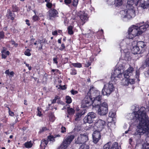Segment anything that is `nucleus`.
<instances>
[{"label":"nucleus","instance_id":"obj_1","mask_svg":"<svg viewBox=\"0 0 149 149\" xmlns=\"http://www.w3.org/2000/svg\"><path fill=\"white\" fill-rule=\"evenodd\" d=\"M136 121L138 123L136 132L134 135H141L146 133L148 130L149 125V118L146 113L143 111L139 110L134 112Z\"/></svg>","mask_w":149,"mask_h":149},{"label":"nucleus","instance_id":"obj_2","mask_svg":"<svg viewBox=\"0 0 149 149\" xmlns=\"http://www.w3.org/2000/svg\"><path fill=\"white\" fill-rule=\"evenodd\" d=\"M100 92L96 89V88L93 86H91L88 92V95H90L93 98V106L96 107L101 103L102 96L100 95Z\"/></svg>","mask_w":149,"mask_h":149},{"label":"nucleus","instance_id":"obj_3","mask_svg":"<svg viewBox=\"0 0 149 149\" xmlns=\"http://www.w3.org/2000/svg\"><path fill=\"white\" fill-rule=\"evenodd\" d=\"M114 90L113 84L109 82L104 84L102 90V93L104 95L109 96Z\"/></svg>","mask_w":149,"mask_h":149},{"label":"nucleus","instance_id":"obj_4","mask_svg":"<svg viewBox=\"0 0 149 149\" xmlns=\"http://www.w3.org/2000/svg\"><path fill=\"white\" fill-rule=\"evenodd\" d=\"M95 107L98 108V113L100 115H104L108 112V104L106 102L101 103Z\"/></svg>","mask_w":149,"mask_h":149},{"label":"nucleus","instance_id":"obj_5","mask_svg":"<svg viewBox=\"0 0 149 149\" xmlns=\"http://www.w3.org/2000/svg\"><path fill=\"white\" fill-rule=\"evenodd\" d=\"M93 97H91L90 95H88L86 96L81 102V106L83 108L88 107L91 105V104L93 106Z\"/></svg>","mask_w":149,"mask_h":149},{"label":"nucleus","instance_id":"obj_6","mask_svg":"<svg viewBox=\"0 0 149 149\" xmlns=\"http://www.w3.org/2000/svg\"><path fill=\"white\" fill-rule=\"evenodd\" d=\"M74 138V135H68L64 139L62 143L60 146L61 149H65L69 145Z\"/></svg>","mask_w":149,"mask_h":149},{"label":"nucleus","instance_id":"obj_7","mask_svg":"<svg viewBox=\"0 0 149 149\" xmlns=\"http://www.w3.org/2000/svg\"><path fill=\"white\" fill-rule=\"evenodd\" d=\"M106 126V122L104 120L99 119L94 124V128L99 131H101Z\"/></svg>","mask_w":149,"mask_h":149},{"label":"nucleus","instance_id":"obj_8","mask_svg":"<svg viewBox=\"0 0 149 149\" xmlns=\"http://www.w3.org/2000/svg\"><path fill=\"white\" fill-rule=\"evenodd\" d=\"M140 34H141L143 32L145 31L147 28H149V21H147L146 23L144 22L137 24Z\"/></svg>","mask_w":149,"mask_h":149},{"label":"nucleus","instance_id":"obj_9","mask_svg":"<svg viewBox=\"0 0 149 149\" xmlns=\"http://www.w3.org/2000/svg\"><path fill=\"white\" fill-rule=\"evenodd\" d=\"M96 117L95 114L93 112H89L84 119L85 123H92Z\"/></svg>","mask_w":149,"mask_h":149},{"label":"nucleus","instance_id":"obj_10","mask_svg":"<svg viewBox=\"0 0 149 149\" xmlns=\"http://www.w3.org/2000/svg\"><path fill=\"white\" fill-rule=\"evenodd\" d=\"M47 13L49 19L51 20H54L55 18L58 16V11L54 8L49 9Z\"/></svg>","mask_w":149,"mask_h":149},{"label":"nucleus","instance_id":"obj_11","mask_svg":"<svg viewBox=\"0 0 149 149\" xmlns=\"http://www.w3.org/2000/svg\"><path fill=\"white\" fill-rule=\"evenodd\" d=\"M88 139V136L86 134H81L78 137L76 142L78 144H83L87 141Z\"/></svg>","mask_w":149,"mask_h":149},{"label":"nucleus","instance_id":"obj_12","mask_svg":"<svg viewBox=\"0 0 149 149\" xmlns=\"http://www.w3.org/2000/svg\"><path fill=\"white\" fill-rule=\"evenodd\" d=\"M100 132V131L96 130L92 134L93 142L95 144H96L101 139V135Z\"/></svg>","mask_w":149,"mask_h":149},{"label":"nucleus","instance_id":"obj_13","mask_svg":"<svg viewBox=\"0 0 149 149\" xmlns=\"http://www.w3.org/2000/svg\"><path fill=\"white\" fill-rule=\"evenodd\" d=\"M134 7L132 6L130 7V8H127L126 12V17L128 18H132L135 16V11L134 9Z\"/></svg>","mask_w":149,"mask_h":149},{"label":"nucleus","instance_id":"obj_14","mask_svg":"<svg viewBox=\"0 0 149 149\" xmlns=\"http://www.w3.org/2000/svg\"><path fill=\"white\" fill-rule=\"evenodd\" d=\"M122 74L120 70L116 69L114 70L113 73L111 75V80H113L116 77L120 78L122 77Z\"/></svg>","mask_w":149,"mask_h":149},{"label":"nucleus","instance_id":"obj_15","mask_svg":"<svg viewBox=\"0 0 149 149\" xmlns=\"http://www.w3.org/2000/svg\"><path fill=\"white\" fill-rule=\"evenodd\" d=\"M138 27L135 26H133L132 27H130L128 29L129 32L134 34L135 36H138L141 34H140L139 30H138Z\"/></svg>","mask_w":149,"mask_h":149},{"label":"nucleus","instance_id":"obj_16","mask_svg":"<svg viewBox=\"0 0 149 149\" xmlns=\"http://www.w3.org/2000/svg\"><path fill=\"white\" fill-rule=\"evenodd\" d=\"M134 71V68L130 66L126 71L123 72V75L125 78H129L130 76L132 74V73Z\"/></svg>","mask_w":149,"mask_h":149},{"label":"nucleus","instance_id":"obj_17","mask_svg":"<svg viewBox=\"0 0 149 149\" xmlns=\"http://www.w3.org/2000/svg\"><path fill=\"white\" fill-rule=\"evenodd\" d=\"M140 3L141 7L144 9L149 6V0H141Z\"/></svg>","mask_w":149,"mask_h":149},{"label":"nucleus","instance_id":"obj_18","mask_svg":"<svg viewBox=\"0 0 149 149\" xmlns=\"http://www.w3.org/2000/svg\"><path fill=\"white\" fill-rule=\"evenodd\" d=\"M132 53L134 54H141L143 52L141 51L140 48H139L137 46H135L133 47L132 49Z\"/></svg>","mask_w":149,"mask_h":149},{"label":"nucleus","instance_id":"obj_19","mask_svg":"<svg viewBox=\"0 0 149 149\" xmlns=\"http://www.w3.org/2000/svg\"><path fill=\"white\" fill-rule=\"evenodd\" d=\"M6 48L3 47V49L1 50V58H6L7 56L10 54L9 52L8 51H6Z\"/></svg>","mask_w":149,"mask_h":149},{"label":"nucleus","instance_id":"obj_20","mask_svg":"<svg viewBox=\"0 0 149 149\" xmlns=\"http://www.w3.org/2000/svg\"><path fill=\"white\" fill-rule=\"evenodd\" d=\"M48 143V141L47 139H42L41 141L40 146L41 149H45Z\"/></svg>","mask_w":149,"mask_h":149},{"label":"nucleus","instance_id":"obj_21","mask_svg":"<svg viewBox=\"0 0 149 149\" xmlns=\"http://www.w3.org/2000/svg\"><path fill=\"white\" fill-rule=\"evenodd\" d=\"M111 142L109 145V149H121V148L120 146H119L118 143L116 142L113 143L111 146Z\"/></svg>","mask_w":149,"mask_h":149},{"label":"nucleus","instance_id":"obj_22","mask_svg":"<svg viewBox=\"0 0 149 149\" xmlns=\"http://www.w3.org/2000/svg\"><path fill=\"white\" fill-rule=\"evenodd\" d=\"M143 52L144 50V48L146 46L145 43L142 41L138 42L137 43L136 45Z\"/></svg>","mask_w":149,"mask_h":149},{"label":"nucleus","instance_id":"obj_23","mask_svg":"<svg viewBox=\"0 0 149 149\" xmlns=\"http://www.w3.org/2000/svg\"><path fill=\"white\" fill-rule=\"evenodd\" d=\"M8 14H7V17L9 19H10L11 20L13 21L14 17H15V14L14 13H12L10 10H8Z\"/></svg>","mask_w":149,"mask_h":149},{"label":"nucleus","instance_id":"obj_24","mask_svg":"<svg viewBox=\"0 0 149 149\" xmlns=\"http://www.w3.org/2000/svg\"><path fill=\"white\" fill-rule=\"evenodd\" d=\"M146 142L142 145L143 149H149V137L146 138Z\"/></svg>","mask_w":149,"mask_h":149},{"label":"nucleus","instance_id":"obj_25","mask_svg":"<svg viewBox=\"0 0 149 149\" xmlns=\"http://www.w3.org/2000/svg\"><path fill=\"white\" fill-rule=\"evenodd\" d=\"M38 42L40 44V46L38 47V50H40L43 49L42 43H47V41L46 39L45 38H44L42 40L38 39Z\"/></svg>","mask_w":149,"mask_h":149},{"label":"nucleus","instance_id":"obj_26","mask_svg":"<svg viewBox=\"0 0 149 149\" xmlns=\"http://www.w3.org/2000/svg\"><path fill=\"white\" fill-rule=\"evenodd\" d=\"M126 79L125 81V85L127 86L129 84H133L135 83V80L134 79H131L129 78H125Z\"/></svg>","mask_w":149,"mask_h":149},{"label":"nucleus","instance_id":"obj_27","mask_svg":"<svg viewBox=\"0 0 149 149\" xmlns=\"http://www.w3.org/2000/svg\"><path fill=\"white\" fill-rule=\"evenodd\" d=\"M80 18L81 20L84 22V23L87 20V14L85 13H82L80 16Z\"/></svg>","mask_w":149,"mask_h":149},{"label":"nucleus","instance_id":"obj_28","mask_svg":"<svg viewBox=\"0 0 149 149\" xmlns=\"http://www.w3.org/2000/svg\"><path fill=\"white\" fill-rule=\"evenodd\" d=\"M103 33V31L102 29L97 31L96 33V36L97 39H100L102 38L104 36Z\"/></svg>","mask_w":149,"mask_h":149},{"label":"nucleus","instance_id":"obj_29","mask_svg":"<svg viewBox=\"0 0 149 149\" xmlns=\"http://www.w3.org/2000/svg\"><path fill=\"white\" fill-rule=\"evenodd\" d=\"M67 112L69 115L71 116L74 114L75 113V110L73 109L68 107L67 109Z\"/></svg>","mask_w":149,"mask_h":149},{"label":"nucleus","instance_id":"obj_30","mask_svg":"<svg viewBox=\"0 0 149 149\" xmlns=\"http://www.w3.org/2000/svg\"><path fill=\"white\" fill-rule=\"evenodd\" d=\"M140 0H128V3L132 5L135 4L137 5L138 3Z\"/></svg>","mask_w":149,"mask_h":149},{"label":"nucleus","instance_id":"obj_31","mask_svg":"<svg viewBox=\"0 0 149 149\" xmlns=\"http://www.w3.org/2000/svg\"><path fill=\"white\" fill-rule=\"evenodd\" d=\"M24 145L25 148H30L32 147L33 144L31 141H30L25 143Z\"/></svg>","mask_w":149,"mask_h":149},{"label":"nucleus","instance_id":"obj_32","mask_svg":"<svg viewBox=\"0 0 149 149\" xmlns=\"http://www.w3.org/2000/svg\"><path fill=\"white\" fill-rule=\"evenodd\" d=\"M73 27L72 26H69L68 28V33L70 35L73 34L74 32L73 31Z\"/></svg>","mask_w":149,"mask_h":149},{"label":"nucleus","instance_id":"obj_33","mask_svg":"<svg viewBox=\"0 0 149 149\" xmlns=\"http://www.w3.org/2000/svg\"><path fill=\"white\" fill-rule=\"evenodd\" d=\"M79 149H89V146L86 144L83 143L80 146Z\"/></svg>","mask_w":149,"mask_h":149},{"label":"nucleus","instance_id":"obj_34","mask_svg":"<svg viewBox=\"0 0 149 149\" xmlns=\"http://www.w3.org/2000/svg\"><path fill=\"white\" fill-rule=\"evenodd\" d=\"M71 65L75 68H81L82 67L81 64L79 63H72Z\"/></svg>","mask_w":149,"mask_h":149},{"label":"nucleus","instance_id":"obj_35","mask_svg":"<svg viewBox=\"0 0 149 149\" xmlns=\"http://www.w3.org/2000/svg\"><path fill=\"white\" fill-rule=\"evenodd\" d=\"M47 140L49 141H52L53 142H54L55 141V138L53 135H49L47 137Z\"/></svg>","mask_w":149,"mask_h":149},{"label":"nucleus","instance_id":"obj_36","mask_svg":"<svg viewBox=\"0 0 149 149\" xmlns=\"http://www.w3.org/2000/svg\"><path fill=\"white\" fill-rule=\"evenodd\" d=\"M65 99L66 100V103L69 104L72 102V100L70 97L66 96L65 97Z\"/></svg>","mask_w":149,"mask_h":149},{"label":"nucleus","instance_id":"obj_37","mask_svg":"<svg viewBox=\"0 0 149 149\" xmlns=\"http://www.w3.org/2000/svg\"><path fill=\"white\" fill-rule=\"evenodd\" d=\"M79 2L78 0H73L72 3V5L75 8H77Z\"/></svg>","mask_w":149,"mask_h":149},{"label":"nucleus","instance_id":"obj_38","mask_svg":"<svg viewBox=\"0 0 149 149\" xmlns=\"http://www.w3.org/2000/svg\"><path fill=\"white\" fill-rule=\"evenodd\" d=\"M77 71L76 69L74 68L70 70V74L72 75H75L77 74Z\"/></svg>","mask_w":149,"mask_h":149},{"label":"nucleus","instance_id":"obj_39","mask_svg":"<svg viewBox=\"0 0 149 149\" xmlns=\"http://www.w3.org/2000/svg\"><path fill=\"white\" fill-rule=\"evenodd\" d=\"M47 3L46 4V6L49 9H51L52 8L53 4L51 2H46Z\"/></svg>","mask_w":149,"mask_h":149},{"label":"nucleus","instance_id":"obj_40","mask_svg":"<svg viewBox=\"0 0 149 149\" xmlns=\"http://www.w3.org/2000/svg\"><path fill=\"white\" fill-rule=\"evenodd\" d=\"M32 18L33 21L34 22H36L37 21H38L40 19L39 17L36 15H34L32 17Z\"/></svg>","mask_w":149,"mask_h":149},{"label":"nucleus","instance_id":"obj_41","mask_svg":"<svg viewBox=\"0 0 149 149\" xmlns=\"http://www.w3.org/2000/svg\"><path fill=\"white\" fill-rule=\"evenodd\" d=\"M12 8L13 12H17L18 11L19 9L15 5H13L12 6Z\"/></svg>","mask_w":149,"mask_h":149},{"label":"nucleus","instance_id":"obj_42","mask_svg":"<svg viewBox=\"0 0 149 149\" xmlns=\"http://www.w3.org/2000/svg\"><path fill=\"white\" fill-rule=\"evenodd\" d=\"M116 6H120L122 4V0H115Z\"/></svg>","mask_w":149,"mask_h":149},{"label":"nucleus","instance_id":"obj_43","mask_svg":"<svg viewBox=\"0 0 149 149\" xmlns=\"http://www.w3.org/2000/svg\"><path fill=\"white\" fill-rule=\"evenodd\" d=\"M128 38L130 39H132L136 36L133 34L132 33H131L130 32H129V30L128 31Z\"/></svg>","mask_w":149,"mask_h":149},{"label":"nucleus","instance_id":"obj_44","mask_svg":"<svg viewBox=\"0 0 149 149\" xmlns=\"http://www.w3.org/2000/svg\"><path fill=\"white\" fill-rule=\"evenodd\" d=\"M37 116H41L42 115L41 113V109L40 108L38 107L37 108Z\"/></svg>","mask_w":149,"mask_h":149},{"label":"nucleus","instance_id":"obj_45","mask_svg":"<svg viewBox=\"0 0 149 149\" xmlns=\"http://www.w3.org/2000/svg\"><path fill=\"white\" fill-rule=\"evenodd\" d=\"M111 143V142L109 141L106 143L103 146V149H109V145Z\"/></svg>","mask_w":149,"mask_h":149},{"label":"nucleus","instance_id":"obj_46","mask_svg":"<svg viewBox=\"0 0 149 149\" xmlns=\"http://www.w3.org/2000/svg\"><path fill=\"white\" fill-rule=\"evenodd\" d=\"M24 54L28 56H30L31 55V54L30 53V50L29 49H27L24 52Z\"/></svg>","mask_w":149,"mask_h":149},{"label":"nucleus","instance_id":"obj_47","mask_svg":"<svg viewBox=\"0 0 149 149\" xmlns=\"http://www.w3.org/2000/svg\"><path fill=\"white\" fill-rule=\"evenodd\" d=\"M7 108L8 109V113L9 115L11 116H14V113L11 111L10 108L8 107H7Z\"/></svg>","mask_w":149,"mask_h":149},{"label":"nucleus","instance_id":"obj_48","mask_svg":"<svg viewBox=\"0 0 149 149\" xmlns=\"http://www.w3.org/2000/svg\"><path fill=\"white\" fill-rule=\"evenodd\" d=\"M47 130V128L46 127H43L41 128L40 129V131L39 132V133H41L44 131H46Z\"/></svg>","mask_w":149,"mask_h":149},{"label":"nucleus","instance_id":"obj_49","mask_svg":"<svg viewBox=\"0 0 149 149\" xmlns=\"http://www.w3.org/2000/svg\"><path fill=\"white\" fill-rule=\"evenodd\" d=\"M9 42H11V44L12 45H14L15 47H17L18 46V44L16 43L14 40L13 39H11V40L9 41Z\"/></svg>","mask_w":149,"mask_h":149},{"label":"nucleus","instance_id":"obj_50","mask_svg":"<svg viewBox=\"0 0 149 149\" xmlns=\"http://www.w3.org/2000/svg\"><path fill=\"white\" fill-rule=\"evenodd\" d=\"M82 115L79 112L76 113V118H75L76 120H78L79 118L81 117Z\"/></svg>","mask_w":149,"mask_h":149},{"label":"nucleus","instance_id":"obj_51","mask_svg":"<svg viewBox=\"0 0 149 149\" xmlns=\"http://www.w3.org/2000/svg\"><path fill=\"white\" fill-rule=\"evenodd\" d=\"M64 3L67 6H69L72 3L71 0H64Z\"/></svg>","mask_w":149,"mask_h":149},{"label":"nucleus","instance_id":"obj_52","mask_svg":"<svg viewBox=\"0 0 149 149\" xmlns=\"http://www.w3.org/2000/svg\"><path fill=\"white\" fill-rule=\"evenodd\" d=\"M59 99V96L56 95L54 99H53L52 102V104H54L56 102V101L58 99Z\"/></svg>","mask_w":149,"mask_h":149},{"label":"nucleus","instance_id":"obj_53","mask_svg":"<svg viewBox=\"0 0 149 149\" xmlns=\"http://www.w3.org/2000/svg\"><path fill=\"white\" fill-rule=\"evenodd\" d=\"M5 35L4 32L2 31L0 32V39H3L4 38Z\"/></svg>","mask_w":149,"mask_h":149},{"label":"nucleus","instance_id":"obj_54","mask_svg":"<svg viewBox=\"0 0 149 149\" xmlns=\"http://www.w3.org/2000/svg\"><path fill=\"white\" fill-rule=\"evenodd\" d=\"M139 70H137L136 71L135 77L138 79L139 76Z\"/></svg>","mask_w":149,"mask_h":149},{"label":"nucleus","instance_id":"obj_55","mask_svg":"<svg viewBox=\"0 0 149 149\" xmlns=\"http://www.w3.org/2000/svg\"><path fill=\"white\" fill-rule=\"evenodd\" d=\"M61 132L63 133H65L66 132V128L62 126L61 128Z\"/></svg>","mask_w":149,"mask_h":149},{"label":"nucleus","instance_id":"obj_56","mask_svg":"<svg viewBox=\"0 0 149 149\" xmlns=\"http://www.w3.org/2000/svg\"><path fill=\"white\" fill-rule=\"evenodd\" d=\"M70 92L72 95H74L77 94L78 93V92L77 91L73 89L71 90Z\"/></svg>","mask_w":149,"mask_h":149},{"label":"nucleus","instance_id":"obj_57","mask_svg":"<svg viewBox=\"0 0 149 149\" xmlns=\"http://www.w3.org/2000/svg\"><path fill=\"white\" fill-rule=\"evenodd\" d=\"M65 48V44L64 43H62L61 45V47L59 48V50L61 51H63Z\"/></svg>","mask_w":149,"mask_h":149},{"label":"nucleus","instance_id":"obj_58","mask_svg":"<svg viewBox=\"0 0 149 149\" xmlns=\"http://www.w3.org/2000/svg\"><path fill=\"white\" fill-rule=\"evenodd\" d=\"M148 66L145 62L144 61L143 63L141 68L144 69Z\"/></svg>","mask_w":149,"mask_h":149},{"label":"nucleus","instance_id":"obj_59","mask_svg":"<svg viewBox=\"0 0 149 149\" xmlns=\"http://www.w3.org/2000/svg\"><path fill=\"white\" fill-rule=\"evenodd\" d=\"M86 110H84V109H83V110L81 109L79 111V112L82 115H83L85 114L86 112Z\"/></svg>","mask_w":149,"mask_h":149},{"label":"nucleus","instance_id":"obj_60","mask_svg":"<svg viewBox=\"0 0 149 149\" xmlns=\"http://www.w3.org/2000/svg\"><path fill=\"white\" fill-rule=\"evenodd\" d=\"M57 103L58 104H63V102L61 101V98L60 97H59V99H58V100H57Z\"/></svg>","mask_w":149,"mask_h":149},{"label":"nucleus","instance_id":"obj_61","mask_svg":"<svg viewBox=\"0 0 149 149\" xmlns=\"http://www.w3.org/2000/svg\"><path fill=\"white\" fill-rule=\"evenodd\" d=\"M59 87H60L58 88V89L60 88L62 90H65L67 88V87L65 85H64L63 86H61V85H60Z\"/></svg>","mask_w":149,"mask_h":149},{"label":"nucleus","instance_id":"obj_62","mask_svg":"<svg viewBox=\"0 0 149 149\" xmlns=\"http://www.w3.org/2000/svg\"><path fill=\"white\" fill-rule=\"evenodd\" d=\"M69 21L67 18H64V23L65 25H66L68 23Z\"/></svg>","mask_w":149,"mask_h":149},{"label":"nucleus","instance_id":"obj_63","mask_svg":"<svg viewBox=\"0 0 149 149\" xmlns=\"http://www.w3.org/2000/svg\"><path fill=\"white\" fill-rule=\"evenodd\" d=\"M91 63L90 62H88L85 64V67H88L91 65Z\"/></svg>","mask_w":149,"mask_h":149},{"label":"nucleus","instance_id":"obj_64","mask_svg":"<svg viewBox=\"0 0 149 149\" xmlns=\"http://www.w3.org/2000/svg\"><path fill=\"white\" fill-rule=\"evenodd\" d=\"M57 58L56 57L54 58H53L54 63L57 64L58 63L57 61Z\"/></svg>","mask_w":149,"mask_h":149}]
</instances>
